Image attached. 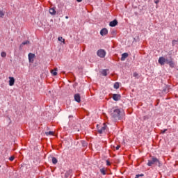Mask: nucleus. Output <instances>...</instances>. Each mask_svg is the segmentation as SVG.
<instances>
[{
    "mask_svg": "<svg viewBox=\"0 0 178 178\" xmlns=\"http://www.w3.org/2000/svg\"><path fill=\"white\" fill-rule=\"evenodd\" d=\"M120 113H122L120 109L116 108L111 111V116L113 120H120L122 119Z\"/></svg>",
    "mask_w": 178,
    "mask_h": 178,
    "instance_id": "f257e3e1",
    "label": "nucleus"
},
{
    "mask_svg": "<svg viewBox=\"0 0 178 178\" xmlns=\"http://www.w3.org/2000/svg\"><path fill=\"white\" fill-rule=\"evenodd\" d=\"M147 165L149 166H152V165H156L159 168H161V166H162V164L161 163V161H159V160L157 159L156 157H152V160H149L148 163H147Z\"/></svg>",
    "mask_w": 178,
    "mask_h": 178,
    "instance_id": "f03ea898",
    "label": "nucleus"
},
{
    "mask_svg": "<svg viewBox=\"0 0 178 178\" xmlns=\"http://www.w3.org/2000/svg\"><path fill=\"white\" fill-rule=\"evenodd\" d=\"M97 55L99 58H104L106 55V51L102 49H100L97 51Z\"/></svg>",
    "mask_w": 178,
    "mask_h": 178,
    "instance_id": "7ed1b4c3",
    "label": "nucleus"
},
{
    "mask_svg": "<svg viewBox=\"0 0 178 178\" xmlns=\"http://www.w3.org/2000/svg\"><path fill=\"white\" fill-rule=\"evenodd\" d=\"M97 131L99 134H102V133H104V131L106 130V124L105 123L103 124V127H102L101 128L99 127V125H97Z\"/></svg>",
    "mask_w": 178,
    "mask_h": 178,
    "instance_id": "20e7f679",
    "label": "nucleus"
},
{
    "mask_svg": "<svg viewBox=\"0 0 178 178\" xmlns=\"http://www.w3.org/2000/svg\"><path fill=\"white\" fill-rule=\"evenodd\" d=\"M167 60H168V59H166V58H165V57L162 56L159 58V63L161 66H163V65H165V63H167Z\"/></svg>",
    "mask_w": 178,
    "mask_h": 178,
    "instance_id": "39448f33",
    "label": "nucleus"
},
{
    "mask_svg": "<svg viewBox=\"0 0 178 178\" xmlns=\"http://www.w3.org/2000/svg\"><path fill=\"white\" fill-rule=\"evenodd\" d=\"M28 56L30 63H34V58H35V54L33 53H29Z\"/></svg>",
    "mask_w": 178,
    "mask_h": 178,
    "instance_id": "423d86ee",
    "label": "nucleus"
},
{
    "mask_svg": "<svg viewBox=\"0 0 178 178\" xmlns=\"http://www.w3.org/2000/svg\"><path fill=\"white\" fill-rule=\"evenodd\" d=\"M74 98L76 102L80 104L81 102V96H80V94L76 93L74 95Z\"/></svg>",
    "mask_w": 178,
    "mask_h": 178,
    "instance_id": "0eeeda50",
    "label": "nucleus"
},
{
    "mask_svg": "<svg viewBox=\"0 0 178 178\" xmlns=\"http://www.w3.org/2000/svg\"><path fill=\"white\" fill-rule=\"evenodd\" d=\"M170 58V60H167V65H169L170 67H175V62H173V58Z\"/></svg>",
    "mask_w": 178,
    "mask_h": 178,
    "instance_id": "6e6552de",
    "label": "nucleus"
},
{
    "mask_svg": "<svg viewBox=\"0 0 178 178\" xmlns=\"http://www.w3.org/2000/svg\"><path fill=\"white\" fill-rule=\"evenodd\" d=\"M120 98H122V96H120L119 94L113 95V99H114V101H119Z\"/></svg>",
    "mask_w": 178,
    "mask_h": 178,
    "instance_id": "1a4fd4ad",
    "label": "nucleus"
},
{
    "mask_svg": "<svg viewBox=\"0 0 178 178\" xmlns=\"http://www.w3.org/2000/svg\"><path fill=\"white\" fill-rule=\"evenodd\" d=\"M109 26L110 27H115V26H118V20L114 19L113 21H111Z\"/></svg>",
    "mask_w": 178,
    "mask_h": 178,
    "instance_id": "9d476101",
    "label": "nucleus"
},
{
    "mask_svg": "<svg viewBox=\"0 0 178 178\" xmlns=\"http://www.w3.org/2000/svg\"><path fill=\"white\" fill-rule=\"evenodd\" d=\"M100 34L104 36V35H106L108 34V29H106V28L102 29L100 31Z\"/></svg>",
    "mask_w": 178,
    "mask_h": 178,
    "instance_id": "9b49d317",
    "label": "nucleus"
},
{
    "mask_svg": "<svg viewBox=\"0 0 178 178\" xmlns=\"http://www.w3.org/2000/svg\"><path fill=\"white\" fill-rule=\"evenodd\" d=\"M72 173H73V170H69L68 171H67L65 174V177L67 178L69 177V176H70L72 175Z\"/></svg>",
    "mask_w": 178,
    "mask_h": 178,
    "instance_id": "f8f14e48",
    "label": "nucleus"
},
{
    "mask_svg": "<svg viewBox=\"0 0 178 178\" xmlns=\"http://www.w3.org/2000/svg\"><path fill=\"white\" fill-rule=\"evenodd\" d=\"M129 56V54L127 53H123L122 54V57H121V60H126V58H127Z\"/></svg>",
    "mask_w": 178,
    "mask_h": 178,
    "instance_id": "ddd939ff",
    "label": "nucleus"
},
{
    "mask_svg": "<svg viewBox=\"0 0 178 178\" xmlns=\"http://www.w3.org/2000/svg\"><path fill=\"white\" fill-rule=\"evenodd\" d=\"M9 86H13L15 84V78L9 77Z\"/></svg>",
    "mask_w": 178,
    "mask_h": 178,
    "instance_id": "4468645a",
    "label": "nucleus"
},
{
    "mask_svg": "<svg viewBox=\"0 0 178 178\" xmlns=\"http://www.w3.org/2000/svg\"><path fill=\"white\" fill-rule=\"evenodd\" d=\"M109 70H102V71H101V74H102V76H108V71Z\"/></svg>",
    "mask_w": 178,
    "mask_h": 178,
    "instance_id": "2eb2a0df",
    "label": "nucleus"
},
{
    "mask_svg": "<svg viewBox=\"0 0 178 178\" xmlns=\"http://www.w3.org/2000/svg\"><path fill=\"white\" fill-rule=\"evenodd\" d=\"M49 14L50 15H56V10H55L54 8L49 9Z\"/></svg>",
    "mask_w": 178,
    "mask_h": 178,
    "instance_id": "dca6fc26",
    "label": "nucleus"
},
{
    "mask_svg": "<svg viewBox=\"0 0 178 178\" xmlns=\"http://www.w3.org/2000/svg\"><path fill=\"white\" fill-rule=\"evenodd\" d=\"M58 70V68H55L54 70L51 71V74H53V76H56L58 74V72H56Z\"/></svg>",
    "mask_w": 178,
    "mask_h": 178,
    "instance_id": "f3484780",
    "label": "nucleus"
},
{
    "mask_svg": "<svg viewBox=\"0 0 178 178\" xmlns=\"http://www.w3.org/2000/svg\"><path fill=\"white\" fill-rule=\"evenodd\" d=\"M4 16H5V11H3V10H0V17L1 19H3Z\"/></svg>",
    "mask_w": 178,
    "mask_h": 178,
    "instance_id": "a211bd4d",
    "label": "nucleus"
},
{
    "mask_svg": "<svg viewBox=\"0 0 178 178\" xmlns=\"http://www.w3.org/2000/svg\"><path fill=\"white\" fill-rule=\"evenodd\" d=\"M120 83H118V82H115V83H114V88L115 89V90H118V89H119V87H120Z\"/></svg>",
    "mask_w": 178,
    "mask_h": 178,
    "instance_id": "6ab92c4d",
    "label": "nucleus"
},
{
    "mask_svg": "<svg viewBox=\"0 0 178 178\" xmlns=\"http://www.w3.org/2000/svg\"><path fill=\"white\" fill-rule=\"evenodd\" d=\"M52 163H54V165H56V163H58V159H56V158L53 157L52 158Z\"/></svg>",
    "mask_w": 178,
    "mask_h": 178,
    "instance_id": "aec40b11",
    "label": "nucleus"
},
{
    "mask_svg": "<svg viewBox=\"0 0 178 178\" xmlns=\"http://www.w3.org/2000/svg\"><path fill=\"white\" fill-rule=\"evenodd\" d=\"M100 172L102 175H106V171L105 170V168L100 169Z\"/></svg>",
    "mask_w": 178,
    "mask_h": 178,
    "instance_id": "412c9836",
    "label": "nucleus"
},
{
    "mask_svg": "<svg viewBox=\"0 0 178 178\" xmlns=\"http://www.w3.org/2000/svg\"><path fill=\"white\" fill-rule=\"evenodd\" d=\"M46 136H54V131L45 132Z\"/></svg>",
    "mask_w": 178,
    "mask_h": 178,
    "instance_id": "4be33fe9",
    "label": "nucleus"
},
{
    "mask_svg": "<svg viewBox=\"0 0 178 178\" xmlns=\"http://www.w3.org/2000/svg\"><path fill=\"white\" fill-rule=\"evenodd\" d=\"M58 41H60L61 42H63L65 44V39L62 36L58 37Z\"/></svg>",
    "mask_w": 178,
    "mask_h": 178,
    "instance_id": "5701e85b",
    "label": "nucleus"
},
{
    "mask_svg": "<svg viewBox=\"0 0 178 178\" xmlns=\"http://www.w3.org/2000/svg\"><path fill=\"white\" fill-rule=\"evenodd\" d=\"M1 56L2 58H6V52L2 51V52L1 53Z\"/></svg>",
    "mask_w": 178,
    "mask_h": 178,
    "instance_id": "b1692460",
    "label": "nucleus"
},
{
    "mask_svg": "<svg viewBox=\"0 0 178 178\" xmlns=\"http://www.w3.org/2000/svg\"><path fill=\"white\" fill-rule=\"evenodd\" d=\"M29 40H26L25 42H23L22 44H21L20 47H23V45H27V44H29Z\"/></svg>",
    "mask_w": 178,
    "mask_h": 178,
    "instance_id": "393cba45",
    "label": "nucleus"
},
{
    "mask_svg": "<svg viewBox=\"0 0 178 178\" xmlns=\"http://www.w3.org/2000/svg\"><path fill=\"white\" fill-rule=\"evenodd\" d=\"M9 161H10L11 162L15 161V156H11L10 158H9Z\"/></svg>",
    "mask_w": 178,
    "mask_h": 178,
    "instance_id": "a878e982",
    "label": "nucleus"
},
{
    "mask_svg": "<svg viewBox=\"0 0 178 178\" xmlns=\"http://www.w3.org/2000/svg\"><path fill=\"white\" fill-rule=\"evenodd\" d=\"M166 131H168V129H164V130H161V134H165L166 133Z\"/></svg>",
    "mask_w": 178,
    "mask_h": 178,
    "instance_id": "bb28decb",
    "label": "nucleus"
},
{
    "mask_svg": "<svg viewBox=\"0 0 178 178\" xmlns=\"http://www.w3.org/2000/svg\"><path fill=\"white\" fill-rule=\"evenodd\" d=\"M134 77H138V73L134 72Z\"/></svg>",
    "mask_w": 178,
    "mask_h": 178,
    "instance_id": "cd10ccee",
    "label": "nucleus"
},
{
    "mask_svg": "<svg viewBox=\"0 0 178 178\" xmlns=\"http://www.w3.org/2000/svg\"><path fill=\"white\" fill-rule=\"evenodd\" d=\"M107 166H111V162L108 160H106Z\"/></svg>",
    "mask_w": 178,
    "mask_h": 178,
    "instance_id": "c85d7f7f",
    "label": "nucleus"
},
{
    "mask_svg": "<svg viewBox=\"0 0 178 178\" xmlns=\"http://www.w3.org/2000/svg\"><path fill=\"white\" fill-rule=\"evenodd\" d=\"M154 3H156V4L159 3V0H154Z\"/></svg>",
    "mask_w": 178,
    "mask_h": 178,
    "instance_id": "c756f323",
    "label": "nucleus"
},
{
    "mask_svg": "<svg viewBox=\"0 0 178 178\" xmlns=\"http://www.w3.org/2000/svg\"><path fill=\"white\" fill-rule=\"evenodd\" d=\"M137 176H139V177H143V176H144V174L137 175Z\"/></svg>",
    "mask_w": 178,
    "mask_h": 178,
    "instance_id": "7c9ffc66",
    "label": "nucleus"
},
{
    "mask_svg": "<svg viewBox=\"0 0 178 178\" xmlns=\"http://www.w3.org/2000/svg\"><path fill=\"white\" fill-rule=\"evenodd\" d=\"M119 148H120V145H118L116 147H115V149H119Z\"/></svg>",
    "mask_w": 178,
    "mask_h": 178,
    "instance_id": "2f4dec72",
    "label": "nucleus"
},
{
    "mask_svg": "<svg viewBox=\"0 0 178 178\" xmlns=\"http://www.w3.org/2000/svg\"><path fill=\"white\" fill-rule=\"evenodd\" d=\"M140 177V175H136L135 178H138Z\"/></svg>",
    "mask_w": 178,
    "mask_h": 178,
    "instance_id": "473e14b6",
    "label": "nucleus"
},
{
    "mask_svg": "<svg viewBox=\"0 0 178 178\" xmlns=\"http://www.w3.org/2000/svg\"><path fill=\"white\" fill-rule=\"evenodd\" d=\"M77 1V2H81V1H83V0H76Z\"/></svg>",
    "mask_w": 178,
    "mask_h": 178,
    "instance_id": "72a5a7b5",
    "label": "nucleus"
},
{
    "mask_svg": "<svg viewBox=\"0 0 178 178\" xmlns=\"http://www.w3.org/2000/svg\"><path fill=\"white\" fill-rule=\"evenodd\" d=\"M164 92H168V91L166 90H163Z\"/></svg>",
    "mask_w": 178,
    "mask_h": 178,
    "instance_id": "f704fd0d",
    "label": "nucleus"
},
{
    "mask_svg": "<svg viewBox=\"0 0 178 178\" xmlns=\"http://www.w3.org/2000/svg\"><path fill=\"white\" fill-rule=\"evenodd\" d=\"M65 19H69V17L66 16V17H65Z\"/></svg>",
    "mask_w": 178,
    "mask_h": 178,
    "instance_id": "c9c22d12",
    "label": "nucleus"
},
{
    "mask_svg": "<svg viewBox=\"0 0 178 178\" xmlns=\"http://www.w3.org/2000/svg\"><path fill=\"white\" fill-rule=\"evenodd\" d=\"M49 93L51 94V90L49 91Z\"/></svg>",
    "mask_w": 178,
    "mask_h": 178,
    "instance_id": "e433bc0d",
    "label": "nucleus"
},
{
    "mask_svg": "<svg viewBox=\"0 0 178 178\" xmlns=\"http://www.w3.org/2000/svg\"><path fill=\"white\" fill-rule=\"evenodd\" d=\"M176 42V40H173V42Z\"/></svg>",
    "mask_w": 178,
    "mask_h": 178,
    "instance_id": "4c0bfd02",
    "label": "nucleus"
},
{
    "mask_svg": "<svg viewBox=\"0 0 178 178\" xmlns=\"http://www.w3.org/2000/svg\"><path fill=\"white\" fill-rule=\"evenodd\" d=\"M69 118H72V116H70Z\"/></svg>",
    "mask_w": 178,
    "mask_h": 178,
    "instance_id": "58836bf2",
    "label": "nucleus"
}]
</instances>
